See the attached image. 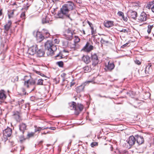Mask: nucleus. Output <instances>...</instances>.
Instances as JSON below:
<instances>
[{
  "mask_svg": "<svg viewBox=\"0 0 154 154\" xmlns=\"http://www.w3.org/2000/svg\"><path fill=\"white\" fill-rule=\"evenodd\" d=\"M23 80L24 81V85L27 88H29V85H33L35 83V80L32 78L30 75L25 76Z\"/></svg>",
  "mask_w": 154,
  "mask_h": 154,
  "instance_id": "5",
  "label": "nucleus"
},
{
  "mask_svg": "<svg viewBox=\"0 0 154 154\" xmlns=\"http://www.w3.org/2000/svg\"><path fill=\"white\" fill-rule=\"evenodd\" d=\"M6 96L4 91H0V100H3L5 99Z\"/></svg>",
  "mask_w": 154,
  "mask_h": 154,
  "instance_id": "25",
  "label": "nucleus"
},
{
  "mask_svg": "<svg viewBox=\"0 0 154 154\" xmlns=\"http://www.w3.org/2000/svg\"><path fill=\"white\" fill-rule=\"evenodd\" d=\"M139 73L140 74V76L142 77H144L146 76V74L145 73V70H138Z\"/></svg>",
  "mask_w": 154,
  "mask_h": 154,
  "instance_id": "27",
  "label": "nucleus"
},
{
  "mask_svg": "<svg viewBox=\"0 0 154 154\" xmlns=\"http://www.w3.org/2000/svg\"><path fill=\"white\" fill-rule=\"evenodd\" d=\"M12 133V129L9 128H8L3 131V134L6 137H10Z\"/></svg>",
  "mask_w": 154,
  "mask_h": 154,
  "instance_id": "14",
  "label": "nucleus"
},
{
  "mask_svg": "<svg viewBox=\"0 0 154 154\" xmlns=\"http://www.w3.org/2000/svg\"><path fill=\"white\" fill-rule=\"evenodd\" d=\"M93 46L91 45H89V43L88 42L84 47L83 49L85 51L89 52L93 50Z\"/></svg>",
  "mask_w": 154,
  "mask_h": 154,
  "instance_id": "15",
  "label": "nucleus"
},
{
  "mask_svg": "<svg viewBox=\"0 0 154 154\" xmlns=\"http://www.w3.org/2000/svg\"><path fill=\"white\" fill-rule=\"evenodd\" d=\"M129 29L126 28L125 29H122L120 30V32H127L128 31Z\"/></svg>",
  "mask_w": 154,
  "mask_h": 154,
  "instance_id": "39",
  "label": "nucleus"
},
{
  "mask_svg": "<svg viewBox=\"0 0 154 154\" xmlns=\"http://www.w3.org/2000/svg\"><path fill=\"white\" fill-rule=\"evenodd\" d=\"M57 64L60 67H62L63 65V61H59L57 62Z\"/></svg>",
  "mask_w": 154,
  "mask_h": 154,
  "instance_id": "36",
  "label": "nucleus"
},
{
  "mask_svg": "<svg viewBox=\"0 0 154 154\" xmlns=\"http://www.w3.org/2000/svg\"><path fill=\"white\" fill-rule=\"evenodd\" d=\"M47 17H45V18H43L42 20V22L43 23H46L48 22V20L47 19Z\"/></svg>",
  "mask_w": 154,
  "mask_h": 154,
  "instance_id": "32",
  "label": "nucleus"
},
{
  "mask_svg": "<svg viewBox=\"0 0 154 154\" xmlns=\"http://www.w3.org/2000/svg\"><path fill=\"white\" fill-rule=\"evenodd\" d=\"M24 100H21L18 101V104L20 106H22V104L23 103Z\"/></svg>",
  "mask_w": 154,
  "mask_h": 154,
  "instance_id": "40",
  "label": "nucleus"
},
{
  "mask_svg": "<svg viewBox=\"0 0 154 154\" xmlns=\"http://www.w3.org/2000/svg\"><path fill=\"white\" fill-rule=\"evenodd\" d=\"M73 34L74 31L69 28L65 31L64 35L66 39L70 40L73 38Z\"/></svg>",
  "mask_w": 154,
  "mask_h": 154,
  "instance_id": "6",
  "label": "nucleus"
},
{
  "mask_svg": "<svg viewBox=\"0 0 154 154\" xmlns=\"http://www.w3.org/2000/svg\"><path fill=\"white\" fill-rule=\"evenodd\" d=\"M74 83H72L71 84V86H73V85H74Z\"/></svg>",
  "mask_w": 154,
  "mask_h": 154,
  "instance_id": "63",
  "label": "nucleus"
},
{
  "mask_svg": "<svg viewBox=\"0 0 154 154\" xmlns=\"http://www.w3.org/2000/svg\"><path fill=\"white\" fill-rule=\"evenodd\" d=\"M91 60L92 61V65L94 66H96L98 63L99 60L98 59L97 56L96 54L91 56Z\"/></svg>",
  "mask_w": 154,
  "mask_h": 154,
  "instance_id": "13",
  "label": "nucleus"
},
{
  "mask_svg": "<svg viewBox=\"0 0 154 154\" xmlns=\"http://www.w3.org/2000/svg\"><path fill=\"white\" fill-rule=\"evenodd\" d=\"M113 22L111 21H106L104 22V26L106 27L110 28L114 25Z\"/></svg>",
  "mask_w": 154,
  "mask_h": 154,
  "instance_id": "19",
  "label": "nucleus"
},
{
  "mask_svg": "<svg viewBox=\"0 0 154 154\" xmlns=\"http://www.w3.org/2000/svg\"><path fill=\"white\" fill-rule=\"evenodd\" d=\"M37 74L40 75L42 76H45V75L44 74L41 73L40 72L37 71L36 70L34 71Z\"/></svg>",
  "mask_w": 154,
  "mask_h": 154,
  "instance_id": "43",
  "label": "nucleus"
},
{
  "mask_svg": "<svg viewBox=\"0 0 154 154\" xmlns=\"http://www.w3.org/2000/svg\"><path fill=\"white\" fill-rule=\"evenodd\" d=\"M33 0H27L28 2L26 3V7L27 9L32 4Z\"/></svg>",
  "mask_w": 154,
  "mask_h": 154,
  "instance_id": "28",
  "label": "nucleus"
},
{
  "mask_svg": "<svg viewBox=\"0 0 154 154\" xmlns=\"http://www.w3.org/2000/svg\"><path fill=\"white\" fill-rule=\"evenodd\" d=\"M44 34L45 35V37L46 38L48 37L50 35V34L46 30L43 29V30Z\"/></svg>",
  "mask_w": 154,
  "mask_h": 154,
  "instance_id": "29",
  "label": "nucleus"
},
{
  "mask_svg": "<svg viewBox=\"0 0 154 154\" xmlns=\"http://www.w3.org/2000/svg\"><path fill=\"white\" fill-rule=\"evenodd\" d=\"M128 152L125 150H123L119 151V154H128Z\"/></svg>",
  "mask_w": 154,
  "mask_h": 154,
  "instance_id": "37",
  "label": "nucleus"
},
{
  "mask_svg": "<svg viewBox=\"0 0 154 154\" xmlns=\"http://www.w3.org/2000/svg\"><path fill=\"white\" fill-rule=\"evenodd\" d=\"M128 43H126V44L124 45L123 46H126L127 45H128Z\"/></svg>",
  "mask_w": 154,
  "mask_h": 154,
  "instance_id": "61",
  "label": "nucleus"
},
{
  "mask_svg": "<svg viewBox=\"0 0 154 154\" xmlns=\"http://www.w3.org/2000/svg\"><path fill=\"white\" fill-rule=\"evenodd\" d=\"M92 154H96V153L94 152H91Z\"/></svg>",
  "mask_w": 154,
  "mask_h": 154,
  "instance_id": "64",
  "label": "nucleus"
},
{
  "mask_svg": "<svg viewBox=\"0 0 154 154\" xmlns=\"http://www.w3.org/2000/svg\"><path fill=\"white\" fill-rule=\"evenodd\" d=\"M82 60L86 64L88 63L91 61L90 58L88 56H84L82 57Z\"/></svg>",
  "mask_w": 154,
  "mask_h": 154,
  "instance_id": "24",
  "label": "nucleus"
},
{
  "mask_svg": "<svg viewBox=\"0 0 154 154\" xmlns=\"http://www.w3.org/2000/svg\"><path fill=\"white\" fill-rule=\"evenodd\" d=\"M19 131L16 132V137L19 138L20 141L22 143L25 139L24 138V134L26 130L27 125L25 123H22L19 125Z\"/></svg>",
  "mask_w": 154,
  "mask_h": 154,
  "instance_id": "3",
  "label": "nucleus"
},
{
  "mask_svg": "<svg viewBox=\"0 0 154 154\" xmlns=\"http://www.w3.org/2000/svg\"><path fill=\"white\" fill-rule=\"evenodd\" d=\"M34 135V133H31L28 134L27 136L29 137H32Z\"/></svg>",
  "mask_w": 154,
  "mask_h": 154,
  "instance_id": "45",
  "label": "nucleus"
},
{
  "mask_svg": "<svg viewBox=\"0 0 154 154\" xmlns=\"http://www.w3.org/2000/svg\"><path fill=\"white\" fill-rule=\"evenodd\" d=\"M135 63L138 65H140L141 64L139 60H135Z\"/></svg>",
  "mask_w": 154,
  "mask_h": 154,
  "instance_id": "50",
  "label": "nucleus"
},
{
  "mask_svg": "<svg viewBox=\"0 0 154 154\" xmlns=\"http://www.w3.org/2000/svg\"><path fill=\"white\" fill-rule=\"evenodd\" d=\"M147 20V15L144 12H142L139 17L138 20L141 22L146 21Z\"/></svg>",
  "mask_w": 154,
  "mask_h": 154,
  "instance_id": "16",
  "label": "nucleus"
},
{
  "mask_svg": "<svg viewBox=\"0 0 154 154\" xmlns=\"http://www.w3.org/2000/svg\"><path fill=\"white\" fill-rule=\"evenodd\" d=\"M69 46H70V48H75V44L74 43H73L72 44H71V45H70V44H69Z\"/></svg>",
  "mask_w": 154,
  "mask_h": 154,
  "instance_id": "47",
  "label": "nucleus"
},
{
  "mask_svg": "<svg viewBox=\"0 0 154 154\" xmlns=\"http://www.w3.org/2000/svg\"><path fill=\"white\" fill-rule=\"evenodd\" d=\"M16 78V80H17V81L18 80V76H16L15 77Z\"/></svg>",
  "mask_w": 154,
  "mask_h": 154,
  "instance_id": "59",
  "label": "nucleus"
},
{
  "mask_svg": "<svg viewBox=\"0 0 154 154\" xmlns=\"http://www.w3.org/2000/svg\"><path fill=\"white\" fill-rule=\"evenodd\" d=\"M98 96L99 97H102V96H101L100 94H99V95H98ZM103 97H105V96H103Z\"/></svg>",
  "mask_w": 154,
  "mask_h": 154,
  "instance_id": "62",
  "label": "nucleus"
},
{
  "mask_svg": "<svg viewBox=\"0 0 154 154\" xmlns=\"http://www.w3.org/2000/svg\"><path fill=\"white\" fill-rule=\"evenodd\" d=\"M144 152V150H142L141 151H139V153H143Z\"/></svg>",
  "mask_w": 154,
  "mask_h": 154,
  "instance_id": "58",
  "label": "nucleus"
},
{
  "mask_svg": "<svg viewBox=\"0 0 154 154\" xmlns=\"http://www.w3.org/2000/svg\"><path fill=\"white\" fill-rule=\"evenodd\" d=\"M54 42L55 43L57 44H58L59 42L58 40L56 38L54 39Z\"/></svg>",
  "mask_w": 154,
  "mask_h": 154,
  "instance_id": "52",
  "label": "nucleus"
},
{
  "mask_svg": "<svg viewBox=\"0 0 154 154\" xmlns=\"http://www.w3.org/2000/svg\"><path fill=\"white\" fill-rule=\"evenodd\" d=\"M14 14V12L12 11L10 13L8 14V16L9 18L10 19L12 17V15Z\"/></svg>",
  "mask_w": 154,
  "mask_h": 154,
  "instance_id": "44",
  "label": "nucleus"
},
{
  "mask_svg": "<svg viewBox=\"0 0 154 154\" xmlns=\"http://www.w3.org/2000/svg\"><path fill=\"white\" fill-rule=\"evenodd\" d=\"M122 18L123 19V20L125 21H127L128 20V18L127 17H125L124 16V14L123 15V16H122Z\"/></svg>",
  "mask_w": 154,
  "mask_h": 154,
  "instance_id": "49",
  "label": "nucleus"
},
{
  "mask_svg": "<svg viewBox=\"0 0 154 154\" xmlns=\"http://www.w3.org/2000/svg\"><path fill=\"white\" fill-rule=\"evenodd\" d=\"M49 129H50L51 130H55L56 128L54 127H50L49 128Z\"/></svg>",
  "mask_w": 154,
  "mask_h": 154,
  "instance_id": "53",
  "label": "nucleus"
},
{
  "mask_svg": "<svg viewBox=\"0 0 154 154\" xmlns=\"http://www.w3.org/2000/svg\"><path fill=\"white\" fill-rule=\"evenodd\" d=\"M135 139L137 143L139 145L144 143V140L143 137L138 135H135Z\"/></svg>",
  "mask_w": 154,
  "mask_h": 154,
  "instance_id": "11",
  "label": "nucleus"
},
{
  "mask_svg": "<svg viewBox=\"0 0 154 154\" xmlns=\"http://www.w3.org/2000/svg\"><path fill=\"white\" fill-rule=\"evenodd\" d=\"M91 145L92 147H94V146L97 145V143L95 142H92L91 143Z\"/></svg>",
  "mask_w": 154,
  "mask_h": 154,
  "instance_id": "41",
  "label": "nucleus"
},
{
  "mask_svg": "<svg viewBox=\"0 0 154 154\" xmlns=\"http://www.w3.org/2000/svg\"><path fill=\"white\" fill-rule=\"evenodd\" d=\"M91 32L92 35L95 34L96 33V30H94L93 27H91Z\"/></svg>",
  "mask_w": 154,
  "mask_h": 154,
  "instance_id": "42",
  "label": "nucleus"
},
{
  "mask_svg": "<svg viewBox=\"0 0 154 154\" xmlns=\"http://www.w3.org/2000/svg\"><path fill=\"white\" fill-rule=\"evenodd\" d=\"M118 14L119 16H120L122 17L123 16L124 13L123 12L121 11H119L118 13Z\"/></svg>",
  "mask_w": 154,
  "mask_h": 154,
  "instance_id": "46",
  "label": "nucleus"
},
{
  "mask_svg": "<svg viewBox=\"0 0 154 154\" xmlns=\"http://www.w3.org/2000/svg\"><path fill=\"white\" fill-rule=\"evenodd\" d=\"M25 14L24 13H22L20 16V17L22 19H25Z\"/></svg>",
  "mask_w": 154,
  "mask_h": 154,
  "instance_id": "48",
  "label": "nucleus"
},
{
  "mask_svg": "<svg viewBox=\"0 0 154 154\" xmlns=\"http://www.w3.org/2000/svg\"><path fill=\"white\" fill-rule=\"evenodd\" d=\"M45 52L43 49H39L36 52L37 56L38 57H42L45 54Z\"/></svg>",
  "mask_w": 154,
  "mask_h": 154,
  "instance_id": "22",
  "label": "nucleus"
},
{
  "mask_svg": "<svg viewBox=\"0 0 154 154\" xmlns=\"http://www.w3.org/2000/svg\"><path fill=\"white\" fill-rule=\"evenodd\" d=\"M17 147L16 146H14L13 148L14 150H16V149H17Z\"/></svg>",
  "mask_w": 154,
  "mask_h": 154,
  "instance_id": "57",
  "label": "nucleus"
},
{
  "mask_svg": "<svg viewBox=\"0 0 154 154\" xmlns=\"http://www.w3.org/2000/svg\"><path fill=\"white\" fill-rule=\"evenodd\" d=\"M63 52L68 53V51L64 50H63V52H60L58 54H57L56 56H55V57L57 58H58V59H59L64 58L65 57L63 55Z\"/></svg>",
  "mask_w": 154,
  "mask_h": 154,
  "instance_id": "21",
  "label": "nucleus"
},
{
  "mask_svg": "<svg viewBox=\"0 0 154 154\" xmlns=\"http://www.w3.org/2000/svg\"><path fill=\"white\" fill-rule=\"evenodd\" d=\"M154 4V1L152 2H149L146 5V8L148 9H149L150 8H151V10L152 9V6Z\"/></svg>",
  "mask_w": 154,
  "mask_h": 154,
  "instance_id": "26",
  "label": "nucleus"
},
{
  "mask_svg": "<svg viewBox=\"0 0 154 154\" xmlns=\"http://www.w3.org/2000/svg\"><path fill=\"white\" fill-rule=\"evenodd\" d=\"M20 115V112L18 111H15L14 112V118L17 122H20L21 120Z\"/></svg>",
  "mask_w": 154,
  "mask_h": 154,
  "instance_id": "18",
  "label": "nucleus"
},
{
  "mask_svg": "<svg viewBox=\"0 0 154 154\" xmlns=\"http://www.w3.org/2000/svg\"><path fill=\"white\" fill-rule=\"evenodd\" d=\"M75 39L74 41V43H78L80 41V39L78 37L76 36H75Z\"/></svg>",
  "mask_w": 154,
  "mask_h": 154,
  "instance_id": "38",
  "label": "nucleus"
},
{
  "mask_svg": "<svg viewBox=\"0 0 154 154\" xmlns=\"http://www.w3.org/2000/svg\"><path fill=\"white\" fill-rule=\"evenodd\" d=\"M100 42L102 44H105L108 43L109 42L108 41L106 40L104 38H101L100 40Z\"/></svg>",
  "mask_w": 154,
  "mask_h": 154,
  "instance_id": "31",
  "label": "nucleus"
},
{
  "mask_svg": "<svg viewBox=\"0 0 154 154\" xmlns=\"http://www.w3.org/2000/svg\"><path fill=\"white\" fill-rule=\"evenodd\" d=\"M83 70L85 71H89L90 70L89 67L88 66H87L83 68Z\"/></svg>",
  "mask_w": 154,
  "mask_h": 154,
  "instance_id": "35",
  "label": "nucleus"
},
{
  "mask_svg": "<svg viewBox=\"0 0 154 154\" xmlns=\"http://www.w3.org/2000/svg\"><path fill=\"white\" fill-rule=\"evenodd\" d=\"M36 37L38 41L40 42L45 38V37L40 32L37 31L36 32Z\"/></svg>",
  "mask_w": 154,
  "mask_h": 154,
  "instance_id": "17",
  "label": "nucleus"
},
{
  "mask_svg": "<svg viewBox=\"0 0 154 154\" xmlns=\"http://www.w3.org/2000/svg\"><path fill=\"white\" fill-rule=\"evenodd\" d=\"M49 132L48 131L47 132H43V133H42V135L43 134H46L47 133H49Z\"/></svg>",
  "mask_w": 154,
  "mask_h": 154,
  "instance_id": "55",
  "label": "nucleus"
},
{
  "mask_svg": "<svg viewBox=\"0 0 154 154\" xmlns=\"http://www.w3.org/2000/svg\"><path fill=\"white\" fill-rule=\"evenodd\" d=\"M45 51L48 56L53 55L54 52L57 49L56 45L54 44L53 42L51 41H47L45 44Z\"/></svg>",
  "mask_w": 154,
  "mask_h": 154,
  "instance_id": "2",
  "label": "nucleus"
},
{
  "mask_svg": "<svg viewBox=\"0 0 154 154\" xmlns=\"http://www.w3.org/2000/svg\"><path fill=\"white\" fill-rule=\"evenodd\" d=\"M35 132L39 131L42 130V128L40 127H37L35 126Z\"/></svg>",
  "mask_w": 154,
  "mask_h": 154,
  "instance_id": "34",
  "label": "nucleus"
},
{
  "mask_svg": "<svg viewBox=\"0 0 154 154\" xmlns=\"http://www.w3.org/2000/svg\"><path fill=\"white\" fill-rule=\"evenodd\" d=\"M12 24L11 20H8V22L4 26V28L5 30L8 31L10 28Z\"/></svg>",
  "mask_w": 154,
  "mask_h": 154,
  "instance_id": "20",
  "label": "nucleus"
},
{
  "mask_svg": "<svg viewBox=\"0 0 154 154\" xmlns=\"http://www.w3.org/2000/svg\"><path fill=\"white\" fill-rule=\"evenodd\" d=\"M152 69L151 67V65H149L147 66L145 70V73L146 75L148 74H150L152 72Z\"/></svg>",
  "mask_w": 154,
  "mask_h": 154,
  "instance_id": "23",
  "label": "nucleus"
},
{
  "mask_svg": "<svg viewBox=\"0 0 154 154\" xmlns=\"http://www.w3.org/2000/svg\"><path fill=\"white\" fill-rule=\"evenodd\" d=\"M115 66L113 63H110L109 62L107 64H106L105 69L106 71H111L114 68Z\"/></svg>",
  "mask_w": 154,
  "mask_h": 154,
  "instance_id": "9",
  "label": "nucleus"
},
{
  "mask_svg": "<svg viewBox=\"0 0 154 154\" xmlns=\"http://www.w3.org/2000/svg\"><path fill=\"white\" fill-rule=\"evenodd\" d=\"M127 15L129 18L135 19L137 17V13L135 11L130 10L128 12Z\"/></svg>",
  "mask_w": 154,
  "mask_h": 154,
  "instance_id": "8",
  "label": "nucleus"
},
{
  "mask_svg": "<svg viewBox=\"0 0 154 154\" xmlns=\"http://www.w3.org/2000/svg\"><path fill=\"white\" fill-rule=\"evenodd\" d=\"M37 49V45H33L29 48L27 51L28 53L30 55H34Z\"/></svg>",
  "mask_w": 154,
  "mask_h": 154,
  "instance_id": "7",
  "label": "nucleus"
},
{
  "mask_svg": "<svg viewBox=\"0 0 154 154\" xmlns=\"http://www.w3.org/2000/svg\"><path fill=\"white\" fill-rule=\"evenodd\" d=\"M153 26L152 25H149L148 26L147 32L149 34L151 32V29L153 27Z\"/></svg>",
  "mask_w": 154,
  "mask_h": 154,
  "instance_id": "30",
  "label": "nucleus"
},
{
  "mask_svg": "<svg viewBox=\"0 0 154 154\" xmlns=\"http://www.w3.org/2000/svg\"><path fill=\"white\" fill-rule=\"evenodd\" d=\"M87 23H88V24L90 26V27L91 28V27H93L92 25V24L89 21H87Z\"/></svg>",
  "mask_w": 154,
  "mask_h": 154,
  "instance_id": "51",
  "label": "nucleus"
},
{
  "mask_svg": "<svg viewBox=\"0 0 154 154\" xmlns=\"http://www.w3.org/2000/svg\"><path fill=\"white\" fill-rule=\"evenodd\" d=\"M2 10L0 9V16L2 15Z\"/></svg>",
  "mask_w": 154,
  "mask_h": 154,
  "instance_id": "56",
  "label": "nucleus"
},
{
  "mask_svg": "<svg viewBox=\"0 0 154 154\" xmlns=\"http://www.w3.org/2000/svg\"><path fill=\"white\" fill-rule=\"evenodd\" d=\"M127 141L130 146H132L134 145L136 141L135 135L134 137L133 136H130L127 140Z\"/></svg>",
  "mask_w": 154,
  "mask_h": 154,
  "instance_id": "10",
  "label": "nucleus"
},
{
  "mask_svg": "<svg viewBox=\"0 0 154 154\" xmlns=\"http://www.w3.org/2000/svg\"><path fill=\"white\" fill-rule=\"evenodd\" d=\"M91 82L90 81L86 82L80 86H79L76 89L77 92V93H80V92L83 91H84L85 86Z\"/></svg>",
  "mask_w": 154,
  "mask_h": 154,
  "instance_id": "12",
  "label": "nucleus"
},
{
  "mask_svg": "<svg viewBox=\"0 0 154 154\" xmlns=\"http://www.w3.org/2000/svg\"><path fill=\"white\" fill-rule=\"evenodd\" d=\"M74 7V3L71 2H69L61 8L57 14V17L59 18H64L66 17H69V12L73 9Z\"/></svg>",
  "mask_w": 154,
  "mask_h": 154,
  "instance_id": "1",
  "label": "nucleus"
},
{
  "mask_svg": "<svg viewBox=\"0 0 154 154\" xmlns=\"http://www.w3.org/2000/svg\"><path fill=\"white\" fill-rule=\"evenodd\" d=\"M69 108L71 110H75V114L78 115L83 109V105L78 103L77 104L74 102H72L69 103Z\"/></svg>",
  "mask_w": 154,
  "mask_h": 154,
  "instance_id": "4",
  "label": "nucleus"
},
{
  "mask_svg": "<svg viewBox=\"0 0 154 154\" xmlns=\"http://www.w3.org/2000/svg\"><path fill=\"white\" fill-rule=\"evenodd\" d=\"M22 91L24 93V94L25 95L26 93V92H25V90L24 88H23Z\"/></svg>",
  "mask_w": 154,
  "mask_h": 154,
  "instance_id": "54",
  "label": "nucleus"
},
{
  "mask_svg": "<svg viewBox=\"0 0 154 154\" xmlns=\"http://www.w3.org/2000/svg\"><path fill=\"white\" fill-rule=\"evenodd\" d=\"M43 80L42 79H38V81L37 85H43Z\"/></svg>",
  "mask_w": 154,
  "mask_h": 154,
  "instance_id": "33",
  "label": "nucleus"
},
{
  "mask_svg": "<svg viewBox=\"0 0 154 154\" xmlns=\"http://www.w3.org/2000/svg\"><path fill=\"white\" fill-rule=\"evenodd\" d=\"M48 128H48V127H46V128H42V130H44V129H48Z\"/></svg>",
  "mask_w": 154,
  "mask_h": 154,
  "instance_id": "60",
  "label": "nucleus"
}]
</instances>
